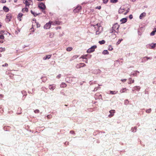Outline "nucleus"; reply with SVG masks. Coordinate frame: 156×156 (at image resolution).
<instances>
[{
	"mask_svg": "<svg viewBox=\"0 0 156 156\" xmlns=\"http://www.w3.org/2000/svg\"><path fill=\"white\" fill-rule=\"evenodd\" d=\"M103 2L104 3H106L108 2V0H102Z\"/></svg>",
	"mask_w": 156,
	"mask_h": 156,
	"instance_id": "32",
	"label": "nucleus"
},
{
	"mask_svg": "<svg viewBox=\"0 0 156 156\" xmlns=\"http://www.w3.org/2000/svg\"><path fill=\"white\" fill-rule=\"evenodd\" d=\"M146 15V13L145 12H143L139 16V18L140 19H142Z\"/></svg>",
	"mask_w": 156,
	"mask_h": 156,
	"instance_id": "10",
	"label": "nucleus"
},
{
	"mask_svg": "<svg viewBox=\"0 0 156 156\" xmlns=\"http://www.w3.org/2000/svg\"><path fill=\"white\" fill-rule=\"evenodd\" d=\"M104 52L105 54H108V52L107 50L104 51Z\"/></svg>",
	"mask_w": 156,
	"mask_h": 156,
	"instance_id": "40",
	"label": "nucleus"
},
{
	"mask_svg": "<svg viewBox=\"0 0 156 156\" xmlns=\"http://www.w3.org/2000/svg\"><path fill=\"white\" fill-rule=\"evenodd\" d=\"M111 48V49H110V50H112L113 49V48H112L111 47H110Z\"/></svg>",
	"mask_w": 156,
	"mask_h": 156,
	"instance_id": "54",
	"label": "nucleus"
},
{
	"mask_svg": "<svg viewBox=\"0 0 156 156\" xmlns=\"http://www.w3.org/2000/svg\"><path fill=\"white\" fill-rule=\"evenodd\" d=\"M111 49V48H109V49L110 50V49Z\"/></svg>",
	"mask_w": 156,
	"mask_h": 156,
	"instance_id": "61",
	"label": "nucleus"
},
{
	"mask_svg": "<svg viewBox=\"0 0 156 156\" xmlns=\"http://www.w3.org/2000/svg\"><path fill=\"white\" fill-rule=\"evenodd\" d=\"M127 90V89H126V88H123L120 90V92L121 93L126 92Z\"/></svg>",
	"mask_w": 156,
	"mask_h": 156,
	"instance_id": "16",
	"label": "nucleus"
},
{
	"mask_svg": "<svg viewBox=\"0 0 156 156\" xmlns=\"http://www.w3.org/2000/svg\"><path fill=\"white\" fill-rule=\"evenodd\" d=\"M3 95H2V94H1L0 95V99H2V98H3Z\"/></svg>",
	"mask_w": 156,
	"mask_h": 156,
	"instance_id": "45",
	"label": "nucleus"
},
{
	"mask_svg": "<svg viewBox=\"0 0 156 156\" xmlns=\"http://www.w3.org/2000/svg\"><path fill=\"white\" fill-rule=\"evenodd\" d=\"M50 86V87H49V89L51 90H53L55 88V84L51 85Z\"/></svg>",
	"mask_w": 156,
	"mask_h": 156,
	"instance_id": "13",
	"label": "nucleus"
},
{
	"mask_svg": "<svg viewBox=\"0 0 156 156\" xmlns=\"http://www.w3.org/2000/svg\"><path fill=\"white\" fill-rule=\"evenodd\" d=\"M70 133H71V134H73L75 133L74 131H73L71 130L70 131Z\"/></svg>",
	"mask_w": 156,
	"mask_h": 156,
	"instance_id": "41",
	"label": "nucleus"
},
{
	"mask_svg": "<svg viewBox=\"0 0 156 156\" xmlns=\"http://www.w3.org/2000/svg\"><path fill=\"white\" fill-rule=\"evenodd\" d=\"M37 27H39L40 26V24L37 23Z\"/></svg>",
	"mask_w": 156,
	"mask_h": 156,
	"instance_id": "46",
	"label": "nucleus"
},
{
	"mask_svg": "<svg viewBox=\"0 0 156 156\" xmlns=\"http://www.w3.org/2000/svg\"><path fill=\"white\" fill-rule=\"evenodd\" d=\"M134 90L139 91L140 89V87L139 86H135L133 87Z\"/></svg>",
	"mask_w": 156,
	"mask_h": 156,
	"instance_id": "20",
	"label": "nucleus"
},
{
	"mask_svg": "<svg viewBox=\"0 0 156 156\" xmlns=\"http://www.w3.org/2000/svg\"><path fill=\"white\" fill-rule=\"evenodd\" d=\"M24 8H23V9H22V10H24Z\"/></svg>",
	"mask_w": 156,
	"mask_h": 156,
	"instance_id": "59",
	"label": "nucleus"
},
{
	"mask_svg": "<svg viewBox=\"0 0 156 156\" xmlns=\"http://www.w3.org/2000/svg\"><path fill=\"white\" fill-rule=\"evenodd\" d=\"M122 10H124V9H122Z\"/></svg>",
	"mask_w": 156,
	"mask_h": 156,
	"instance_id": "58",
	"label": "nucleus"
},
{
	"mask_svg": "<svg viewBox=\"0 0 156 156\" xmlns=\"http://www.w3.org/2000/svg\"><path fill=\"white\" fill-rule=\"evenodd\" d=\"M156 32V29L155 30L153 31L151 33V35L153 36L154 35L155 33Z\"/></svg>",
	"mask_w": 156,
	"mask_h": 156,
	"instance_id": "25",
	"label": "nucleus"
},
{
	"mask_svg": "<svg viewBox=\"0 0 156 156\" xmlns=\"http://www.w3.org/2000/svg\"><path fill=\"white\" fill-rule=\"evenodd\" d=\"M84 56H82V57H81V58H83V59H84L85 58H84Z\"/></svg>",
	"mask_w": 156,
	"mask_h": 156,
	"instance_id": "53",
	"label": "nucleus"
},
{
	"mask_svg": "<svg viewBox=\"0 0 156 156\" xmlns=\"http://www.w3.org/2000/svg\"><path fill=\"white\" fill-rule=\"evenodd\" d=\"M105 41L104 40H102L101 41H99V43L100 44H104L105 43Z\"/></svg>",
	"mask_w": 156,
	"mask_h": 156,
	"instance_id": "22",
	"label": "nucleus"
},
{
	"mask_svg": "<svg viewBox=\"0 0 156 156\" xmlns=\"http://www.w3.org/2000/svg\"><path fill=\"white\" fill-rule=\"evenodd\" d=\"M129 17L130 19H132L133 18L132 15H129Z\"/></svg>",
	"mask_w": 156,
	"mask_h": 156,
	"instance_id": "39",
	"label": "nucleus"
},
{
	"mask_svg": "<svg viewBox=\"0 0 156 156\" xmlns=\"http://www.w3.org/2000/svg\"><path fill=\"white\" fill-rule=\"evenodd\" d=\"M5 9H6V10H9V9L5 6H4L3 7V10H5Z\"/></svg>",
	"mask_w": 156,
	"mask_h": 156,
	"instance_id": "34",
	"label": "nucleus"
},
{
	"mask_svg": "<svg viewBox=\"0 0 156 156\" xmlns=\"http://www.w3.org/2000/svg\"><path fill=\"white\" fill-rule=\"evenodd\" d=\"M117 92H118L117 91H111L110 92V93L111 94H115L117 93Z\"/></svg>",
	"mask_w": 156,
	"mask_h": 156,
	"instance_id": "27",
	"label": "nucleus"
},
{
	"mask_svg": "<svg viewBox=\"0 0 156 156\" xmlns=\"http://www.w3.org/2000/svg\"><path fill=\"white\" fill-rule=\"evenodd\" d=\"M128 11H127L126 12H125L123 14H124V15H126L127 14V13L128 12Z\"/></svg>",
	"mask_w": 156,
	"mask_h": 156,
	"instance_id": "48",
	"label": "nucleus"
},
{
	"mask_svg": "<svg viewBox=\"0 0 156 156\" xmlns=\"http://www.w3.org/2000/svg\"><path fill=\"white\" fill-rule=\"evenodd\" d=\"M97 8L98 9H101V6H98V7H97Z\"/></svg>",
	"mask_w": 156,
	"mask_h": 156,
	"instance_id": "49",
	"label": "nucleus"
},
{
	"mask_svg": "<svg viewBox=\"0 0 156 156\" xmlns=\"http://www.w3.org/2000/svg\"><path fill=\"white\" fill-rule=\"evenodd\" d=\"M34 112L35 113H38L39 112V111L38 109H36L35 110Z\"/></svg>",
	"mask_w": 156,
	"mask_h": 156,
	"instance_id": "35",
	"label": "nucleus"
},
{
	"mask_svg": "<svg viewBox=\"0 0 156 156\" xmlns=\"http://www.w3.org/2000/svg\"><path fill=\"white\" fill-rule=\"evenodd\" d=\"M128 5V7H129V8H128V9L127 10H129L130 9V8L129 7H130V6L129 5Z\"/></svg>",
	"mask_w": 156,
	"mask_h": 156,
	"instance_id": "52",
	"label": "nucleus"
},
{
	"mask_svg": "<svg viewBox=\"0 0 156 156\" xmlns=\"http://www.w3.org/2000/svg\"><path fill=\"white\" fill-rule=\"evenodd\" d=\"M39 8L42 10H44L46 8L45 5L42 2H39L38 4Z\"/></svg>",
	"mask_w": 156,
	"mask_h": 156,
	"instance_id": "4",
	"label": "nucleus"
},
{
	"mask_svg": "<svg viewBox=\"0 0 156 156\" xmlns=\"http://www.w3.org/2000/svg\"><path fill=\"white\" fill-rule=\"evenodd\" d=\"M61 22L58 21H55L54 22L50 21H49V25H59L60 24ZM50 28V27H49V28Z\"/></svg>",
	"mask_w": 156,
	"mask_h": 156,
	"instance_id": "7",
	"label": "nucleus"
},
{
	"mask_svg": "<svg viewBox=\"0 0 156 156\" xmlns=\"http://www.w3.org/2000/svg\"><path fill=\"white\" fill-rule=\"evenodd\" d=\"M86 62V63H87V61H86V62Z\"/></svg>",
	"mask_w": 156,
	"mask_h": 156,
	"instance_id": "57",
	"label": "nucleus"
},
{
	"mask_svg": "<svg viewBox=\"0 0 156 156\" xmlns=\"http://www.w3.org/2000/svg\"><path fill=\"white\" fill-rule=\"evenodd\" d=\"M2 55H1V54H0V57H2Z\"/></svg>",
	"mask_w": 156,
	"mask_h": 156,
	"instance_id": "56",
	"label": "nucleus"
},
{
	"mask_svg": "<svg viewBox=\"0 0 156 156\" xmlns=\"http://www.w3.org/2000/svg\"><path fill=\"white\" fill-rule=\"evenodd\" d=\"M122 41V39H119L118 41H117V42L116 43V44L117 45H118V44H119L120 43L121 41Z\"/></svg>",
	"mask_w": 156,
	"mask_h": 156,
	"instance_id": "23",
	"label": "nucleus"
},
{
	"mask_svg": "<svg viewBox=\"0 0 156 156\" xmlns=\"http://www.w3.org/2000/svg\"><path fill=\"white\" fill-rule=\"evenodd\" d=\"M6 2V0H2L1 1V2L2 3H5Z\"/></svg>",
	"mask_w": 156,
	"mask_h": 156,
	"instance_id": "42",
	"label": "nucleus"
},
{
	"mask_svg": "<svg viewBox=\"0 0 156 156\" xmlns=\"http://www.w3.org/2000/svg\"><path fill=\"white\" fill-rule=\"evenodd\" d=\"M151 108H149V109L147 110L146 111V112L147 113H150L151 112Z\"/></svg>",
	"mask_w": 156,
	"mask_h": 156,
	"instance_id": "28",
	"label": "nucleus"
},
{
	"mask_svg": "<svg viewBox=\"0 0 156 156\" xmlns=\"http://www.w3.org/2000/svg\"><path fill=\"white\" fill-rule=\"evenodd\" d=\"M129 82H128V83L129 84H130L132 83H133L134 82V80L133 79H132L131 78H130L129 79Z\"/></svg>",
	"mask_w": 156,
	"mask_h": 156,
	"instance_id": "15",
	"label": "nucleus"
},
{
	"mask_svg": "<svg viewBox=\"0 0 156 156\" xmlns=\"http://www.w3.org/2000/svg\"><path fill=\"white\" fill-rule=\"evenodd\" d=\"M8 10H6V12H7Z\"/></svg>",
	"mask_w": 156,
	"mask_h": 156,
	"instance_id": "62",
	"label": "nucleus"
},
{
	"mask_svg": "<svg viewBox=\"0 0 156 156\" xmlns=\"http://www.w3.org/2000/svg\"><path fill=\"white\" fill-rule=\"evenodd\" d=\"M78 56L77 55H74L73 56V58H77V57H78Z\"/></svg>",
	"mask_w": 156,
	"mask_h": 156,
	"instance_id": "43",
	"label": "nucleus"
},
{
	"mask_svg": "<svg viewBox=\"0 0 156 156\" xmlns=\"http://www.w3.org/2000/svg\"><path fill=\"white\" fill-rule=\"evenodd\" d=\"M150 47H148L150 49H154L156 46V44H151L150 45H149Z\"/></svg>",
	"mask_w": 156,
	"mask_h": 156,
	"instance_id": "9",
	"label": "nucleus"
},
{
	"mask_svg": "<svg viewBox=\"0 0 156 156\" xmlns=\"http://www.w3.org/2000/svg\"><path fill=\"white\" fill-rule=\"evenodd\" d=\"M23 3L25 4V10H28L32 6L33 3L31 0H24Z\"/></svg>",
	"mask_w": 156,
	"mask_h": 156,
	"instance_id": "2",
	"label": "nucleus"
},
{
	"mask_svg": "<svg viewBox=\"0 0 156 156\" xmlns=\"http://www.w3.org/2000/svg\"><path fill=\"white\" fill-rule=\"evenodd\" d=\"M93 26L95 29H96V34H99L102 30V28L101 26V24L99 23H98L95 25H92Z\"/></svg>",
	"mask_w": 156,
	"mask_h": 156,
	"instance_id": "1",
	"label": "nucleus"
},
{
	"mask_svg": "<svg viewBox=\"0 0 156 156\" xmlns=\"http://www.w3.org/2000/svg\"><path fill=\"white\" fill-rule=\"evenodd\" d=\"M49 23H46L44 26V28L46 29H48V28Z\"/></svg>",
	"mask_w": 156,
	"mask_h": 156,
	"instance_id": "19",
	"label": "nucleus"
},
{
	"mask_svg": "<svg viewBox=\"0 0 156 156\" xmlns=\"http://www.w3.org/2000/svg\"><path fill=\"white\" fill-rule=\"evenodd\" d=\"M73 49V48L71 47H69L68 48H67L66 49V50L67 51H72Z\"/></svg>",
	"mask_w": 156,
	"mask_h": 156,
	"instance_id": "21",
	"label": "nucleus"
},
{
	"mask_svg": "<svg viewBox=\"0 0 156 156\" xmlns=\"http://www.w3.org/2000/svg\"><path fill=\"white\" fill-rule=\"evenodd\" d=\"M17 1V0H14V2H16Z\"/></svg>",
	"mask_w": 156,
	"mask_h": 156,
	"instance_id": "55",
	"label": "nucleus"
},
{
	"mask_svg": "<svg viewBox=\"0 0 156 156\" xmlns=\"http://www.w3.org/2000/svg\"><path fill=\"white\" fill-rule=\"evenodd\" d=\"M12 19V16L11 14L10 13L8 14L6 16V18L5 19V21L7 22H9L11 21Z\"/></svg>",
	"mask_w": 156,
	"mask_h": 156,
	"instance_id": "6",
	"label": "nucleus"
},
{
	"mask_svg": "<svg viewBox=\"0 0 156 156\" xmlns=\"http://www.w3.org/2000/svg\"><path fill=\"white\" fill-rule=\"evenodd\" d=\"M144 58H146V60H147L148 59H151V57H145Z\"/></svg>",
	"mask_w": 156,
	"mask_h": 156,
	"instance_id": "31",
	"label": "nucleus"
},
{
	"mask_svg": "<svg viewBox=\"0 0 156 156\" xmlns=\"http://www.w3.org/2000/svg\"><path fill=\"white\" fill-rule=\"evenodd\" d=\"M61 76V74H59L58 75L57 77L58 78H59Z\"/></svg>",
	"mask_w": 156,
	"mask_h": 156,
	"instance_id": "44",
	"label": "nucleus"
},
{
	"mask_svg": "<svg viewBox=\"0 0 156 156\" xmlns=\"http://www.w3.org/2000/svg\"><path fill=\"white\" fill-rule=\"evenodd\" d=\"M123 12L122 11V10H119V13H122Z\"/></svg>",
	"mask_w": 156,
	"mask_h": 156,
	"instance_id": "47",
	"label": "nucleus"
},
{
	"mask_svg": "<svg viewBox=\"0 0 156 156\" xmlns=\"http://www.w3.org/2000/svg\"><path fill=\"white\" fill-rule=\"evenodd\" d=\"M4 32V31L3 30H1L0 31V34L2 35L3 33Z\"/></svg>",
	"mask_w": 156,
	"mask_h": 156,
	"instance_id": "38",
	"label": "nucleus"
},
{
	"mask_svg": "<svg viewBox=\"0 0 156 156\" xmlns=\"http://www.w3.org/2000/svg\"><path fill=\"white\" fill-rule=\"evenodd\" d=\"M4 38V37L3 35H0V43H3V40Z\"/></svg>",
	"mask_w": 156,
	"mask_h": 156,
	"instance_id": "11",
	"label": "nucleus"
},
{
	"mask_svg": "<svg viewBox=\"0 0 156 156\" xmlns=\"http://www.w3.org/2000/svg\"><path fill=\"white\" fill-rule=\"evenodd\" d=\"M125 102H126L127 103H128L129 102V101L128 100H126L125 101Z\"/></svg>",
	"mask_w": 156,
	"mask_h": 156,
	"instance_id": "51",
	"label": "nucleus"
},
{
	"mask_svg": "<svg viewBox=\"0 0 156 156\" xmlns=\"http://www.w3.org/2000/svg\"><path fill=\"white\" fill-rule=\"evenodd\" d=\"M82 9L81 7L80 6H78L77 7L76 9L77 10H80Z\"/></svg>",
	"mask_w": 156,
	"mask_h": 156,
	"instance_id": "30",
	"label": "nucleus"
},
{
	"mask_svg": "<svg viewBox=\"0 0 156 156\" xmlns=\"http://www.w3.org/2000/svg\"><path fill=\"white\" fill-rule=\"evenodd\" d=\"M119 25L117 23L115 24L112 27V32H113V31H115L116 33H118L119 31Z\"/></svg>",
	"mask_w": 156,
	"mask_h": 156,
	"instance_id": "3",
	"label": "nucleus"
},
{
	"mask_svg": "<svg viewBox=\"0 0 156 156\" xmlns=\"http://www.w3.org/2000/svg\"><path fill=\"white\" fill-rule=\"evenodd\" d=\"M8 66V64L7 63H5V64L3 65L2 66L3 67L7 66Z\"/></svg>",
	"mask_w": 156,
	"mask_h": 156,
	"instance_id": "36",
	"label": "nucleus"
},
{
	"mask_svg": "<svg viewBox=\"0 0 156 156\" xmlns=\"http://www.w3.org/2000/svg\"><path fill=\"white\" fill-rule=\"evenodd\" d=\"M35 11V10H31V13L34 15V16H36L39 14V13H36Z\"/></svg>",
	"mask_w": 156,
	"mask_h": 156,
	"instance_id": "17",
	"label": "nucleus"
},
{
	"mask_svg": "<svg viewBox=\"0 0 156 156\" xmlns=\"http://www.w3.org/2000/svg\"><path fill=\"white\" fill-rule=\"evenodd\" d=\"M127 21V19L126 18H123L121 19L120 21L122 22V23H125Z\"/></svg>",
	"mask_w": 156,
	"mask_h": 156,
	"instance_id": "14",
	"label": "nucleus"
},
{
	"mask_svg": "<svg viewBox=\"0 0 156 156\" xmlns=\"http://www.w3.org/2000/svg\"><path fill=\"white\" fill-rule=\"evenodd\" d=\"M49 116V115H47V117H48V116Z\"/></svg>",
	"mask_w": 156,
	"mask_h": 156,
	"instance_id": "60",
	"label": "nucleus"
},
{
	"mask_svg": "<svg viewBox=\"0 0 156 156\" xmlns=\"http://www.w3.org/2000/svg\"><path fill=\"white\" fill-rule=\"evenodd\" d=\"M5 48H0V52L4 51H5Z\"/></svg>",
	"mask_w": 156,
	"mask_h": 156,
	"instance_id": "26",
	"label": "nucleus"
},
{
	"mask_svg": "<svg viewBox=\"0 0 156 156\" xmlns=\"http://www.w3.org/2000/svg\"><path fill=\"white\" fill-rule=\"evenodd\" d=\"M126 79H124L123 80L122 79L121 80L122 81V82L124 83L126 81Z\"/></svg>",
	"mask_w": 156,
	"mask_h": 156,
	"instance_id": "33",
	"label": "nucleus"
},
{
	"mask_svg": "<svg viewBox=\"0 0 156 156\" xmlns=\"http://www.w3.org/2000/svg\"><path fill=\"white\" fill-rule=\"evenodd\" d=\"M130 0L133 2H135L136 0Z\"/></svg>",
	"mask_w": 156,
	"mask_h": 156,
	"instance_id": "50",
	"label": "nucleus"
},
{
	"mask_svg": "<svg viewBox=\"0 0 156 156\" xmlns=\"http://www.w3.org/2000/svg\"><path fill=\"white\" fill-rule=\"evenodd\" d=\"M110 114L108 116L109 118H111L114 115V113H115V111L114 110H111L109 111Z\"/></svg>",
	"mask_w": 156,
	"mask_h": 156,
	"instance_id": "8",
	"label": "nucleus"
},
{
	"mask_svg": "<svg viewBox=\"0 0 156 156\" xmlns=\"http://www.w3.org/2000/svg\"><path fill=\"white\" fill-rule=\"evenodd\" d=\"M86 66V65L83 63H80L79 64L80 67H84Z\"/></svg>",
	"mask_w": 156,
	"mask_h": 156,
	"instance_id": "24",
	"label": "nucleus"
},
{
	"mask_svg": "<svg viewBox=\"0 0 156 156\" xmlns=\"http://www.w3.org/2000/svg\"><path fill=\"white\" fill-rule=\"evenodd\" d=\"M97 48L96 45H94L92 46L91 48L88 49L87 52L88 53H90L94 51L95 49Z\"/></svg>",
	"mask_w": 156,
	"mask_h": 156,
	"instance_id": "5",
	"label": "nucleus"
},
{
	"mask_svg": "<svg viewBox=\"0 0 156 156\" xmlns=\"http://www.w3.org/2000/svg\"><path fill=\"white\" fill-rule=\"evenodd\" d=\"M111 2L113 3H115L118 2V0H110Z\"/></svg>",
	"mask_w": 156,
	"mask_h": 156,
	"instance_id": "29",
	"label": "nucleus"
},
{
	"mask_svg": "<svg viewBox=\"0 0 156 156\" xmlns=\"http://www.w3.org/2000/svg\"><path fill=\"white\" fill-rule=\"evenodd\" d=\"M44 11V12L45 10H42V11Z\"/></svg>",
	"mask_w": 156,
	"mask_h": 156,
	"instance_id": "63",
	"label": "nucleus"
},
{
	"mask_svg": "<svg viewBox=\"0 0 156 156\" xmlns=\"http://www.w3.org/2000/svg\"><path fill=\"white\" fill-rule=\"evenodd\" d=\"M48 58V55H47L45 57H44L43 58V59L44 60H46L47 58Z\"/></svg>",
	"mask_w": 156,
	"mask_h": 156,
	"instance_id": "37",
	"label": "nucleus"
},
{
	"mask_svg": "<svg viewBox=\"0 0 156 156\" xmlns=\"http://www.w3.org/2000/svg\"><path fill=\"white\" fill-rule=\"evenodd\" d=\"M23 14L22 13H20L17 16V18L20 21H21V18L22 17Z\"/></svg>",
	"mask_w": 156,
	"mask_h": 156,
	"instance_id": "12",
	"label": "nucleus"
},
{
	"mask_svg": "<svg viewBox=\"0 0 156 156\" xmlns=\"http://www.w3.org/2000/svg\"><path fill=\"white\" fill-rule=\"evenodd\" d=\"M67 85L64 83H62L60 85V87H61L64 88L66 87Z\"/></svg>",
	"mask_w": 156,
	"mask_h": 156,
	"instance_id": "18",
	"label": "nucleus"
}]
</instances>
